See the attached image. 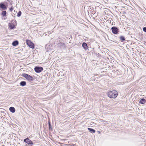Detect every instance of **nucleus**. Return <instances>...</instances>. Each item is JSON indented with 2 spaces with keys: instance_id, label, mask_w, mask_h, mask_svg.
<instances>
[{
  "instance_id": "obj_18",
  "label": "nucleus",
  "mask_w": 146,
  "mask_h": 146,
  "mask_svg": "<svg viewBox=\"0 0 146 146\" xmlns=\"http://www.w3.org/2000/svg\"><path fill=\"white\" fill-rule=\"evenodd\" d=\"M143 31L146 33V27H144L143 28Z\"/></svg>"
},
{
  "instance_id": "obj_12",
  "label": "nucleus",
  "mask_w": 146,
  "mask_h": 146,
  "mask_svg": "<svg viewBox=\"0 0 146 146\" xmlns=\"http://www.w3.org/2000/svg\"><path fill=\"white\" fill-rule=\"evenodd\" d=\"M88 129L91 133H94L95 132V131L92 129L88 128Z\"/></svg>"
},
{
  "instance_id": "obj_13",
  "label": "nucleus",
  "mask_w": 146,
  "mask_h": 146,
  "mask_svg": "<svg viewBox=\"0 0 146 146\" xmlns=\"http://www.w3.org/2000/svg\"><path fill=\"white\" fill-rule=\"evenodd\" d=\"M6 11H2V15L3 16V18L4 17V19H5V16L6 15Z\"/></svg>"
},
{
  "instance_id": "obj_10",
  "label": "nucleus",
  "mask_w": 146,
  "mask_h": 146,
  "mask_svg": "<svg viewBox=\"0 0 146 146\" xmlns=\"http://www.w3.org/2000/svg\"><path fill=\"white\" fill-rule=\"evenodd\" d=\"M9 109L10 111L13 113H14L15 112V109L13 107H11Z\"/></svg>"
},
{
  "instance_id": "obj_6",
  "label": "nucleus",
  "mask_w": 146,
  "mask_h": 146,
  "mask_svg": "<svg viewBox=\"0 0 146 146\" xmlns=\"http://www.w3.org/2000/svg\"><path fill=\"white\" fill-rule=\"evenodd\" d=\"M0 8H1L3 10L6 9L7 7L5 4L3 3H0Z\"/></svg>"
},
{
  "instance_id": "obj_16",
  "label": "nucleus",
  "mask_w": 146,
  "mask_h": 146,
  "mask_svg": "<svg viewBox=\"0 0 146 146\" xmlns=\"http://www.w3.org/2000/svg\"><path fill=\"white\" fill-rule=\"evenodd\" d=\"M21 11H19V12L17 13V17H19L21 16Z\"/></svg>"
},
{
  "instance_id": "obj_5",
  "label": "nucleus",
  "mask_w": 146,
  "mask_h": 146,
  "mask_svg": "<svg viewBox=\"0 0 146 146\" xmlns=\"http://www.w3.org/2000/svg\"><path fill=\"white\" fill-rule=\"evenodd\" d=\"M24 141L25 142L27 143L28 144H30L32 145L33 144V143L28 138H27L24 140Z\"/></svg>"
},
{
  "instance_id": "obj_2",
  "label": "nucleus",
  "mask_w": 146,
  "mask_h": 146,
  "mask_svg": "<svg viewBox=\"0 0 146 146\" xmlns=\"http://www.w3.org/2000/svg\"><path fill=\"white\" fill-rule=\"evenodd\" d=\"M22 76L25 78L27 79L28 80L30 81H31L33 80V77L30 76V75H28L27 74H22Z\"/></svg>"
},
{
  "instance_id": "obj_19",
  "label": "nucleus",
  "mask_w": 146,
  "mask_h": 146,
  "mask_svg": "<svg viewBox=\"0 0 146 146\" xmlns=\"http://www.w3.org/2000/svg\"><path fill=\"white\" fill-rule=\"evenodd\" d=\"M13 9L12 7H11L9 9L10 11H12L13 10Z\"/></svg>"
},
{
  "instance_id": "obj_1",
  "label": "nucleus",
  "mask_w": 146,
  "mask_h": 146,
  "mask_svg": "<svg viewBox=\"0 0 146 146\" xmlns=\"http://www.w3.org/2000/svg\"><path fill=\"white\" fill-rule=\"evenodd\" d=\"M108 95L110 98H115L117 96V92L115 90H113L108 92Z\"/></svg>"
},
{
  "instance_id": "obj_3",
  "label": "nucleus",
  "mask_w": 146,
  "mask_h": 146,
  "mask_svg": "<svg viewBox=\"0 0 146 146\" xmlns=\"http://www.w3.org/2000/svg\"><path fill=\"white\" fill-rule=\"evenodd\" d=\"M26 42L27 44L31 48H34L35 45L33 43L29 40H27Z\"/></svg>"
},
{
  "instance_id": "obj_7",
  "label": "nucleus",
  "mask_w": 146,
  "mask_h": 146,
  "mask_svg": "<svg viewBox=\"0 0 146 146\" xmlns=\"http://www.w3.org/2000/svg\"><path fill=\"white\" fill-rule=\"evenodd\" d=\"M113 33L116 34L117 33V29L115 27H113L111 28Z\"/></svg>"
},
{
  "instance_id": "obj_11",
  "label": "nucleus",
  "mask_w": 146,
  "mask_h": 146,
  "mask_svg": "<svg viewBox=\"0 0 146 146\" xmlns=\"http://www.w3.org/2000/svg\"><path fill=\"white\" fill-rule=\"evenodd\" d=\"M18 44V42L17 40L14 41L12 43V44L13 46H15Z\"/></svg>"
},
{
  "instance_id": "obj_17",
  "label": "nucleus",
  "mask_w": 146,
  "mask_h": 146,
  "mask_svg": "<svg viewBox=\"0 0 146 146\" xmlns=\"http://www.w3.org/2000/svg\"><path fill=\"white\" fill-rule=\"evenodd\" d=\"M120 39L121 40H124L125 39L124 38V37L123 36H121L120 37Z\"/></svg>"
},
{
  "instance_id": "obj_15",
  "label": "nucleus",
  "mask_w": 146,
  "mask_h": 146,
  "mask_svg": "<svg viewBox=\"0 0 146 146\" xmlns=\"http://www.w3.org/2000/svg\"><path fill=\"white\" fill-rule=\"evenodd\" d=\"M20 84L22 86H24L26 85V82L25 81H22L20 82Z\"/></svg>"
},
{
  "instance_id": "obj_20",
  "label": "nucleus",
  "mask_w": 146,
  "mask_h": 146,
  "mask_svg": "<svg viewBox=\"0 0 146 146\" xmlns=\"http://www.w3.org/2000/svg\"><path fill=\"white\" fill-rule=\"evenodd\" d=\"M48 123H49V125L50 126V122H48Z\"/></svg>"
},
{
  "instance_id": "obj_9",
  "label": "nucleus",
  "mask_w": 146,
  "mask_h": 146,
  "mask_svg": "<svg viewBox=\"0 0 146 146\" xmlns=\"http://www.w3.org/2000/svg\"><path fill=\"white\" fill-rule=\"evenodd\" d=\"M82 46L84 49L85 50L87 49L88 46L86 43L85 42L83 43L82 44Z\"/></svg>"
},
{
  "instance_id": "obj_8",
  "label": "nucleus",
  "mask_w": 146,
  "mask_h": 146,
  "mask_svg": "<svg viewBox=\"0 0 146 146\" xmlns=\"http://www.w3.org/2000/svg\"><path fill=\"white\" fill-rule=\"evenodd\" d=\"M9 26L10 29H12L15 28V25L13 23H9Z\"/></svg>"
},
{
  "instance_id": "obj_14",
  "label": "nucleus",
  "mask_w": 146,
  "mask_h": 146,
  "mask_svg": "<svg viewBox=\"0 0 146 146\" xmlns=\"http://www.w3.org/2000/svg\"><path fill=\"white\" fill-rule=\"evenodd\" d=\"M145 99L143 98L140 100V101L139 102V103L141 104H145Z\"/></svg>"
},
{
  "instance_id": "obj_4",
  "label": "nucleus",
  "mask_w": 146,
  "mask_h": 146,
  "mask_svg": "<svg viewBox=\"0 0 146 146\" xmlns=\"http://www.w3.org/2000/svg\"><path fill=\"white\" fill-rule=\"evenodd\" d=\"M35 70L36 72L39 73L43 70V68L41 67H36Z\"/></svg>"
}]
</instances>
